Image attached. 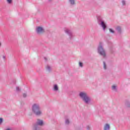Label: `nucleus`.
I'll list each match as a JSON object with an SVG mask.
<instances>
[{
    "label": "nucleus",
    "instance_id": "1a4fd4ad",
    "mask_svg": "<svg viewBox=\"0 0 130 130\" xmlns=\"http://www.w3.org/2000/svg\"><path fill=\"white\" fill-rule=\"evenodd\" d=\"M70 2L71 4V5H74L75 4V1L74 0H70Z\"/></svg>",
    "mask_w": 130,
    "mask_h": 130
},
{
    "label": "nucleus",
    "instance_id": "f03ea898",
    "mask_svg": "<svg viewBox=\"0 0 130 130\" xmlns=\"http://www.w3.org/2000/svg\"><path fill=\"white\" fill-rule=\"evenodd\" d=\"M80 96L83 100L85 101V103H88L90 101V98L88 97L87 94L85 92H81L80 93Z\"/></svg>",
    "mask_w": 130,
    "mask_h": 130
},
{
    "label": "nucleus",
    "instance_id": "0eeeda50",
    "mask_svg": "<svg viewBox=\"0 0 130 130\" xmlns=\"http://www.w3.org/2000/svg\"><path fill=\"white\" fill-rule=\"evenodd\" d=\"M109 128H110L109 124H106L105 125L104 129H105V130H109Z\"/></svg>",
    "mask_w": 130,
    "mask_h": 130
},
{
    "label": "nucleus",
    "instance_id": "f8f14e48",
    "mask_svg": "<svg viewBox=\"0 0 130 130\" xmlns=\"http://www.w3.org/2000/svg\"><path fill=\"white\" fill-rule=\"evenodd\" d=\"M116 29L119 31H120L121 30L120 27L119 26L117 27Z\"/></svg>",
    "mask_w": 130,
    "mask_h": 130
},
{
    "label": "nucleus",
    "instance_id": "a211bd4d",
    "mask_svg": "<svg viewBox=\"0 0 130 130\" xmlns=\"http://www.w3.org/2000/svg\"><path fill=\"white\" fill-rule=\"evenodd\" d=\"M47 70H50V67H49V66H47Z\"/></svg>",
    "mask_w": 130,
    "mask_h": 130
},
{
    "label": "nucleus",
    "instance_id": "5701e85b",
    "mask_svg": "<svg viewBox=\"0 0 130 130\" xmlns=\"http://www.w3.org/2000/svg\"><path fill=\"white\" fill-rule=\"evenodd\" d=\"M87 129H88V130L90 129V127L89 126H87Z\"/></svg>",
    "mask_w": 130,
    "mask_h": 130
},
{
    "label": "nucleus",
    "instance_id": "20e7f679",
    "mask_svg": "<svg viewBox=\"0 0 130 130\" xmlns=\"http://www.w3.org/2000/svg\"><path fill=\"white\" fill-rule=\"evenodd\" d=\"M37 33H43V32H44V29H43V28L41 27H38V28H37Z\"/></svg>",
    "mask_w": 130,
    "mask_h": 130
},
{
    "label": "nucleus",
    "instance_id": "2eb2a0df",
    "mask_svg": "<svg viewBox=\"0 0 130 130\" xmlns=\"http://www.w3.org/2000/svg\"><path fill=\"white\" fill-rule=\"evenodd\" d=\"M110 32H111L112 33H114V31H113L112 29H109Z\"/></svg>",
    "mask_w": 130,
    "mask_h": 130
},
{
    "label": "nucleus",
    "instance_id": "4be33fe9",
    "mask_svg": "<svg viewBox=\"0 0 130 130\" xmlns=\"http://www.w3.org/2000/svg\"><path fill=\"white\" fill-rule=\"evenodd\" d=\"M123 5H125V2L124 1L122 2Z\"/></svg>",
    "mask_w": 130,
    "mask_h": 130
},
{
    "label": "nucleus",
    "instance_id": "f3484780",
    "mask_svg": "<svg viewBox=\"0 0 130 130\" xmlns=\"http://www.w3.org/2000/svg\"><path fill=\"white\" fill-rule=\"evenodd\" d=\"M7 2L9 4H11V3H12V0H7Z\"/></svg>",
    "mask_w": 130,
    "mask_h": 130
},
{
    "label": "nucleus",
    "instance_id": "6e6552de",
    "mask_svg": "<svg viewBox=\"0 0 130 130\" xmlns=\"http://www.w3.org/2000/svg\"><path fill=\"white\" fill-rule=\"evenodd\" d=\"M54 89L55 91H57V90H58V87H57V85H55L54 86Z\"/></svg>",
    "mask_w": 130,
    "mask_h": 130
},
{
    "label": "nucleus",
    "instance_id": "4468645a",
    "mask_svg": "<svg viewBox=\"0 0 130 130\" xmlns=\"http://www.w3.org/2000/svg\"><path fill=\"white\" fill-rule=\"evenodd\" d=\"M66 123H67V124H69V123H70V121H69V120H66Z\"/></svg>",
    "mask_w": 130,
    "mask_h": 130
},
{
    "label": "nucleus",
    "instance_id": "aec40b11",
    "mask_svg": "<svg viewBox=\"0 0 130 130\" xmlns=\"http://www.w3.org/2000/svg\"><path fill=\"white\" fill-rule=\"evenodd\" d=\"M16 90L17 91H19L20 90L18 87H16Z\"/></svg>",
    "mask_w": 130,
    "mask_h": 130
},
{
    "label": "nucleus",
    "instance_id": "b1692460",
    "mask_svg": "<svg viewBox=\"0 0 130 130\" xmlns=\"http://www.w3.org/2000/svg\"><path fill=\"white\" fill-rule=\"evenodd\" d=\"M2 45V44L0 43V46Z\"/></svg>",
    "mask_w": 130,
    "mask_h": 130
},
{
    "label": "nucleus",
    "instance_id": "39448f33",
    "mask_svg": "<svg viewBox=\"0 0 130 130\" xmlns=\"http://www.w3.org/2000/svg\"><path fill=\"white\" fill-rule=\"evenodd\" d=\"M37 123L39 125H42V124H43V121H42V120H41L38 119V121H37Z\"/></svg>",
    "mask_w": 130,
    "mask_h": 130
},
{
    "label": "nucleus",
    "instance_id": "412c9836",
    "mask_svg": "<svg viewBox=\"0 0 130 130\" xmlns=\"http://www.w3.org/2000/svg\"><path fill=\"white\" fill-rule=\"evenodd\" d=\"M23 97H26L27 95H26V94L25 93H24L23 94Z\"/></svg>",
    "mask_w": 130,
    "mask_h": 130
},
{
    "label": "nucleus",
    "instance_id": "9d476101",
    "mask_svg": "<svg viewBox=\"0 0 130 130\" xmlns=\"http://www.w3.org/2000/svg\"><path fill=\"white\" fill-rule=\"evenodd\" d=\"M65 31L66 32V33H68V34H71V30L69 29H66Z\"/></svg>",
    "mask_w": 130,
    "mask_h": 130
},
{
    "label": "nucleus",
    "instance_id": "dca6fc26",
    "mask_svg": "<svg viewBox=\"0 0 130 130\" xmlns=\"http://www.w3.org/2000/svg\"><path fill=\"white\" fill-rule=\"evenodd\" d=\"M79 66H80V67H83V63L79 62Z\"/></svg>",
    "mask_w": 130,
    "mask_h": 130
},
{
    "label": "nucleus",
    "instance_id": "9b49d317",
    "mask_svg": "<svg viewBox=\"0 0 130 130\" xmlns=\"http://www.w3.org/2000/svg\"><path fill=\"white\" fill-rule=\"evenodd\" d=\"M104 68L105 70H106V64L105 63V62H104Z\"/></svg>",
    "mask_w": 130,
    "mask_h": 130
},
{
    "label": "nucleus",
    "instance_id": "7ed1b4c3",
    "mask_svg": "<svg viewBox=\"0 0 130 130\" xmlns=\"http://www.w3.org/2000/svg\"><path fill=\"white\" fill-rule=\"evenodd\" d=\"M102 43H100V46L99 47V52L100 53L101 55H103V56L105 57V51L103 50V48H102Z\"/></svg>",
    "mask_w": 130,
    "mask_h": 130
},
{
    "label": "nucleus",
    "instance_id": "423d86ee",
    "mask_svg": "<svg viewBox=\"0 0 130 130\" xmlns=\"http://www.w3.org/2000/svg\"><path fill=\"white\" fill-rule=\"evenodd\" d=\"M101 25L102 26L104 31H105V28H106V25L105 24V23H104V21H102Z\"/></svg>",
    "mask_w": 130,
    "mask_h": 130
},
{
    "label": "nucleus",
    "instance_id": "6ab92c4d",
    "mask_svg": "<svg viewBox=\"0 0 130 130\" xmlns=\"http://www.w3.org/2000/svg\"><path fill=\"white\" fill-rule=\"evenodd\" d=\"M3 122V118H0V123H2Z\"/></svg>",
    "mask_w": 130,
    "mask_h": 130
},
{
    "label": "nucleus",
    "instance_id": "ddd939ff",
    "mask_svg": "<svg viewBox=\"0 0 130 130\" xmlns=\"http://www.w3.org/2000/svg\"><path fill=\"white\" fill-rule=\"evenodd\" d=\"M116 86L115 85H113L112 86V90H115Z\"/></svg>",
    "mask_w": 130,
    "mask_h": 130
},
{
    "label": "nucleus",
    "instance_id": "f257e3e1",
    "mask_svg": "<svg viewBox=\"0 0 130 130\" xmlns=\"http://www.w3.org/2000/svg\"><path fill=\"white\" fill-rule=\"evenodd\" d=\"M32 111L36 114V115H40L41 112L39 111V106L34 104L32 106Z\"/></svg>",
    "mask_w": 130,
    "mask_h": 130
}]
</instances>
